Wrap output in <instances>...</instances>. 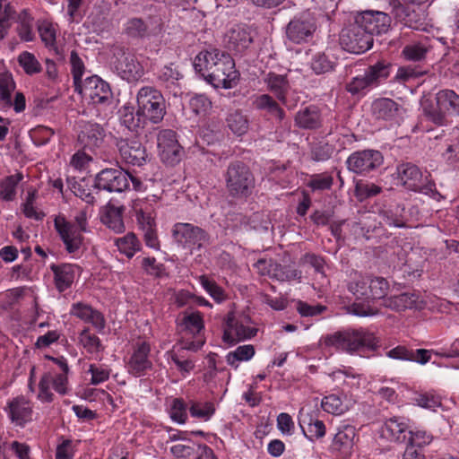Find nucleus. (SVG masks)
I'll return each instance as SVG.
<instances>
[{"label": "nucleus", "instance_id": "f257e3e1", "mask_svg": "<svg viewBox=\"0 0 459 459\" xmlns=\"http://www.w3.org/2000/svg\"><path fill=\"white\" fill-rule=\"evenodd\" d=\"M194 66L215 88L231 89L239 81L234 59L229 53L218 48L202 50L195 56Z\"/></svg>", "mask_w": 459, "mask_h": 459}, {"label": "nucleus", "instance_id": "f03ea898", "mask_svg": "<svg viewBox=\"0 0 459 459\" xmlns=\"http://www.w3.org/2000/svg\"><path fill=\"white\" fill-rule=\"evenodd\" d=\"M225 188L234 199H247L255 188V177L242 160H232L223 172Z\"/></svg>", "mask_w": 459, "mask_h": 459}, {"label": "nucleus", "instance_id": "7ed1b4c3", "mask_svg": "<svg viewBox=\"0 0 459 459\" xmlns=\"http://www.w3.org/2000/svg\"><path fill=\"white\" fill-rule=\"evenodd\" d=\"M435 101L425 100L421 103L424 117L435 126H446L447 117H459V95L453 90L438 91Z\"/></svg>", "mask_w": 459, "mask_h": 459}, {"label": "nucleus", "instance_id": "20e7f679", "mask_svg": "<svg viewBox=\"0 0 459 459\" xmlns=\"http://www.w3.org/2000/svg\"><path fill=\"white\" fill-rule=\"evenodd\" d=\"M325 346L334 347L337 350L354 353L361 349L376 351L378 340L374 333L364 329H349L338 331L324 338Z\"/></svg>", "mask_w": 459, "mask_h": 459}, {"label": "nucleus", "instance_id": "39448f33", "mask_svg": "<svg viewBox=\"0 0 459 459\" xmlns=\"http://www.w3.org/2000/svg\"><path fill=\"white\" fill-rule=\"evenodd\" d=\"M138 112L153 124L162 121L166 115V101L162 93L151 86L142 87L136 95Z\"/></svg>", "mask_w": 459, "mask_h": 459}, {"label": "nucleus", "instance_id": "423d86ee", "mask_svg": "<svg viewBox=\"0 0 459 459\" xmlns=\"http://www.w3.org/2000/svg\"><path fill=\"white\" fill-rule=\"evenodd\" d=\"M341 47L352 54H362L373 46V38L367 33L354 18V22L344 26L339 34Z\"/></svg>", "mask_w": 459, "mask_h": 459}, {"label": "nucleus", "instance_id": "0eeeda50", "mask_svg": "<svg viewBox=\"0 0 459 459\" xmlns=\"http://www.w3.org/2000/svg\"><path fill=\"white\" fill-rule=\"evenodd\" d=\"M384 162L382 153L377 150L366 149L352 152L346 160L349 171L365 176L377 169Z\"/></svg>", "mask_w": 459, "mask_h": 459}, {"label": "nucleus", "instance_id": "6e6552de", "mask_svg": "<svg viewBox=\"0 0 459 459\" xmlns=\"http://www.w3.org/2000/svg\"><path fill=\"white\" fill-rule=\"evenodd\" d=\"M112 64L120 76L128 81H136L143 74V67L134 54L122 47L113 49Z\"/></svg>", "mask_w": 459, "mask_h": 459}, {"label": "nucleus", "instance_id": "1a4fd4ad", "mask_svg": "<svg viewBox=\"0 0 459 459\" xmlns=\"http://www.w3.org/2000/svg\"><path fill=\"white\" fill-rule=\"evenodd\" d=\"M76 92L91 100L94 105L109 106L113 102V93L109 84L97 75L85 79Z\"/></svg>", "mask_w": 459, "mask_h": 459}, {"label": "nucleus", "instance_id": "9d476101", "mask_svg": "<svg viewBox=\"0 0 459 459\" xmlns=\"http://www.w3.org/2000/svg\"><path fill=\"white\" fill-rule=\"evenodd\" d=\"M174 240L183 248L202 247L209 241V234L202 228L186 222H178L172 228Z\"/></svg>", "mask_w": 459, "mask_h": 459}, {"label": "nucleus", "instance_id": "9b49d317", "mask_svg": "<svg viewBox=\"0 0 459 459\" xmlns=\"http://www.w3.org/2000/svg\"><path fill=\"white\" fill-rule=\"evenodd\" d=\"M159 155L163 163L169 166L178 164L183 157V148L178 143L176 132L164 129L157 136Z\"/></svg>", "mask_w": 459, "mask_h": 459}, {"label": "nucleus", "instance_id": "f8f14e48", "mask_svg": "<svg viewBox=\"0 0 459 459\" xmlns=\"http://www.w3.org/2000/svg\"><path fill=\"white\" fill-rule=\"evenodd\" d=\"M129 171L122 169H104L94 179V187L108 192L122 193L129 188Z\"/></svg>", "mask_w": 459, "mask_h": 459}, {"label": "nucleus", "instance_id": "ddd939ff", "mask_svg": "<svg viewBox=\"0 0 459 459\" xmlns=\"http://www.w3.org/2000/svg\"><path fill=\"white\" fill-rule=\"evenodd\" d=\"M134 212L139 230L143 232L145 245L148 247L159 250L160 248L157 233V224L154 212L143 204L134 206Z\"/></svg>", "mask_w": 459, "mask_h": 459}, {"label": "nucleus", "instance_id": "4468645a", "mask_svg": "<svg viewBox=\"0 0 459 459\" xmlns=\"http://www.w3.org/2000/svg\"><path fill=\"white\" fill-rule=\"evenodd\" d=\"M355 19L372 38L374 35L385 34L391 28L390 15L382 11H363L358 13Z\"/></svg>", "mask_w": 459, "mask_h": 459}, {"label": "nucleus", "instance_id": "2eb2a0df", "mask_svg": "<svg viewBox=\"0 0 459 459\" xmlns=\"http://www.w3.org/2000/svg\"><path fill=\"white\" fill-rule=\"evenodd\" d=\"M54 226L65 247V250L69 254L78 252L82 245L83 236L82 232L76 228V225L66 221L65 217L57 216L54 220Z\"/></svg>", "mask_w": 459, "mask_h": 459}, {"label": "nucleus", "instance_id": "dca6fc26", "mask_svg": "<svg viewBox=\"0 0 459 459\" xmlns=\"http://www.w3.org/2000/svg\"><path fill=\"white\" fill-rule=\"evenodd\" d=\"M78 127L77 142L81 149L94 152L100 148L106 134L104 128L100 124L81 121Z\"/></svg>", "mask_w": 459, "mask_h": 459}, {"label": "nucleus", "instance_id": "f3484780", "mask_svg": "<svg viewBox=\"0 0 459 459\" xmlns=\"http://www.w3.org/2000/svg\"><path fill=\"white\" fill-rule=\"evenodd\" d=\"M257 329L244 325L238 319L233 311L227 314L222 340L228 344H235L238 342L250 339L256 335Z\"/></svg>", "mask_w": 459, "mask_h": 459}, {"label": "nucleus", "instance_id": "a211bd4d", "mask_svg": "<svg viewBox=\"0 0 459 459\" xmlns=\"http://www.w3.org/2000/svg\"><path fill=\"white\" fill-rule=\"evenodd\" d=\"M393 16L396 22L412 30H423L427 25L426 15L420 5L401 3Z\"/></svg>", "mask_w": 459, "mask_h": 459}, {"label": "nucleus", "instance_id": "6ab92c4d", "mask_svg": "<svg viewBox=\"0 0 459 459\" xmlns=\"http://www.w3.org/2000/svg\"><path fill=\"white\" fill-rule=\"evenodd\" d=\"M156 84L177 96L180 91V80L183 74L178 65L170 63L159 68L154 74Z\"/></svg>", "mask_w": 459, "mask_h": 459}, {"label": "nucleus", "instance_id": "aec40b11", "mask_svg": "<svg viewBox=\"0 0 459 459\" xmlns=\"http://www.w3.org/2000/svg\"><path fill=\"white\" fill-rule=\"evenodd\" d=\"M117 146L121 158L127 164L142 166L146 162V149L139 141L120 138L117 142Z\"/></svg>", "mask_w": 459, "mask_h": 459}, {"label": "nucleus", "instance_id": "412c9836", "mask_svg": "<svg viewBox=\"0 0 459 459\" xmlns=\"http://www.w3.org/2000/svg\"><path fill=\"white\" fill-rule=\"evenodd\" d=\"M316 30L315 22L308 17H295L286 27L287 38L297 44L307 41Z\"/></svg>", "mask_w": 459, "mask_h": 459}, {"label": "nucleus", "instance_id": "4be33fe9", "mask_svg": "<svg viewBox=\"0 0 459 459\" xmlns=\"http://www.w3.org/2000/svg\"><path fill=\"white\" fill-rule=\"evenodd\" d=\"M323 122L321 108L314 104L301 108L294 117L295 126L302 130H317L322 127Z\"/></svg>", "mask_w": 459, "mask_h": 459}, {"label": "nucleus", "instance_id": "5701e85b", "mask_svg": "<svg viewBox=\"0 0 459 459\" xmlns=\"http://www.w3.org/2000/svg\"><path fill=\"white\" fill-rule=\"evenodd\" d=\"M151 351L150 344L146 342L138 343L134 351L129 362L128 372L138 377L144 376L147 370L152 368V362L149 359Z\"/></svg>", "mask_w": 459, "mask_h": 459}, {"label": "nucleus", "instance_id": "b1692460", "mask_svg": "<svg viewBox=\"0 0 459 459\" xmlns=\"http://www.w3.org/2000/svg\"><path fill=\"white\" fill-rule=\"evenodd\" d=\"M5 411L13 423L23 427L32 420V406L23 396H17L8 402Z\"/></svg>", "mask_w": 459, "mask_h": 459}, {"label": "nucleus", "instance_id": "393cba45", "mask_svg": "<svg viewBox=\"0 0 459 459\" xmlns=\"http://www.w3.org/2000/svg\"><path fill=\"white\" fill-rule=\"evenodd\" d=\"M355 437L356 429L354 427L345 425L340 428L333 438L330 446L332 452L336 453L342 457L351 455L354 446Z\"/></svg>", "mask_w": 459, "mask_h": 459}, {"label": "nucleus", "instance_id": "a878e982", "mask_svg": "<svg viewBox=\"0 0 459 459\" xmlns=\"http://www.w3.org/2000/svg\"><path fill=\"white\" fill-rule=\"evenodd\" d=\"M70 314L85 323L91 324L99 333L105 329L106 320L103 314L94 309L91 305L83 302L74 303L71 307Z\"/></svg>", "mask_w": 459, "mask_h": 459}, {"label": "nucleus", "instance_id": "bb28decb", "mask_svg": "<svg viewBox=\"0 0 459 459\" xmlns=\"http://www.w3.org/2000/svg\"><path fill=\"white\" fill-rule=\"evenodd\" d=\"M142 18L134 17L129 19L125 24V33L133 39H144L158 35L162 30V24L159 21L155 22V26H151Z\"/></svg>", "mask_w": 459, "mask_h": 459}, {"label": "nucleus", "instance_id": "cd10ccee", "mask_svg": "<svg viewBox=\"0 0 459 459\" xmlns=\"http://www.w3.org/2000/svg\"><path fill=\"white\" fill-rule=\"evenodd\" d=\"M397 178L406 189L412 191L419 188L423 181V174L420 168L411 162H403L396 166Z\"/></svg>", "mask_w": 459, "mask_h": 459}, {"label": "nucleus", "instance_id": "c85d7f7f", "mask_svg": "<svg viewBox=\"0 0 459 459\" xmlns=\"http://www.w3.org/2000/svg\"><path fill=\"white\" fill-rule=\"evenodd\" d=\"M80 267L73 264H61L50 265L54 274V282L56 290L62 293L69 289L74 283L76 270Z\"/></svg>", "mask_w": 459, "mask_h": 459}, {"label": "nucleus", "instance_id": "c756f323", "mask_svg": "<svg viewBox=\"0 0 459 459\" xmlns=\"http://www.w3.org/2000/svg\"><path fill=\"white\" fill-rule=\"evenodd\" d=\"M267 90L283 105L287 104V95L290 90V84L286 74H278L273 72L268 73L264 78Z\"/></svg>", "mask_w": 459, "mask_h": 459}, {"label": "nucleus", "instance_id": "7c9ffc66", "mask_svg": "<svg viewBox=\"0 0 459 459\" xmlns=\"http://www.w3.org/2000/svg\"><path fill=\"white\" fill-rule=\"evenodd\" d=\"M401 106L389 98L375 100L371 104V113L376 119L393 120L400 111Z\"/></svg>", "mask_w": 459, "mask_h": 459}, {"label": "nucleus", "instance_id": "2f4dec72", "mask_svg": "<svg viewBox=\"0 0 459 459\" xmlns=\"http://www.w3.org/2000/svg\"><path fill=\"white\" fill-rule=\"evenodd\" d=\"M124 207H117L108 203L101 212V221L109 230L117 234L125 231V223L123 221Z\"/></svg>", "mask_w": 459, "mask_h": 459}, {"label": "nucleus", "instance_id": "473e14b6", "mask_svg": "<svg viewBox=\"0 0 459 459\" xmlns=\"http://www.w3.org/2000/svg\"><path fill=\"white\" fill-rule=\"evenodd\" d=\"M253 106L257 110L264 111L279 123H281L286 116L284 109L280 106L278 101L269 94L258 95L254 100Z\"/></svg>", "mask_w": 459, "mask_h": 459}, {"label": "nucleus", "instance_id": "72a5a7b5", "mask_svg": "<svg viewBox=\"0 0 459 459\" xmlns=\"http://www.w3.org/2000/svg\"><path fill=\"white\" fill-rule=\"evenodd\" d=\"M67 183L74 194L86 204L93 205L97 203L100 193L99 189H95L94 183L90 184L85 178L79 181L67 179Z\"/></svg>", "mask_w": 459, "mask_h": 459}, {"label": "nucleus", "instance_id": "f704fd0d", "mask_svg": "<svg viewBox=\"0 0 459 459\" xmlns=\"http://www.w3.org/2000/svg\"><path fill=\"white\" fill-rule=\"evenodd\" d=\"M229 48L238 53H242L249 48L253 42V38L247 28L237 26L232 28L228 33Z\"/></svg>", "mask_w": 459, "mask_h": 459}, {"label": "nucleus", "instance_id": "c9c22d12", "mask_svg": "<svg viewBox=\"0 0 459 459\" xmlns=\"http://www.w3.org/2000/svg\"><path fill=\"white\" fill-rule=\"evenodd\" d=\"M419 296L415 293L404 292L391 296L384 299V306L392 310L400 312L417 307Z\"/></svg>", "mask_w": 459, "mask_h": 459}, {"label": "nucleus", "instance_id": "e433bc0d", "mask_svg": "<svg viewBox=\"0 0 459 459\" xmlns=\"http://www.w3.org/2000/svg\"><path fill=\"white\" fill-rule=\"evenodd\" d=\"M393 65L391 62L382 59L369 65L365 70V74L368 79L372 87H377L379 83L385 80L391 74Z\"/></svg>", "mask_w": 459, "mask_h": 459}, {"label": "nucleus", "instance_id": "4c0bfd02", "mask_svg": "<svg viewBox=\"0 0 459 459\" xmlns=\"http://www.w3.org/2000/svg\"><path fill=\"white\" fill-rule=\"evenodd\" d=\"M407 429L406 422L394 417L385 420L383 432L391 441L404 443L407 440Z\"/></svg>", "mask_w": 459, "mask_h": 459}, {"label": "nucleus", "instance_id": "58836bf2", "mask_svg": "<svg viewBox=\"0 0 459 459\" xmlns=\"http://www.w3.org/2000/svg\"><path fill=\"white\" fill-rule=\"evenodd\" d=\"M120 123L131 132L137 133L139 129L143 128L145 117L138 112L134 111V107L124 106L119 110Z\"/></svg>", "mask_w": 459, "mask_h": 459}, {"label": "nucleus", "instance_id": "ea45409f", "mask_svg": "<svg viewBox=\"0 0 459 459\" xmlns=\"http://www.w3.org/2000/svg\"><path fill=\"white\" fill-rule=\"evenodd\" d=\"M23 175L16 173L10 175L0 180V199L6 202L14 200L16 196V187L22 180Z\"/></svg>", "mask_w": 459, "mask_h": 459}, {"label": "nucleus", "instance_id": "a19ab883", "mask_svg": "<svg viewBox=\"0 0 459 459\" xmlns=\"http://www.w3.org/2000/svg\"><path fill=\"white\" fill-rule=\"evenodd\" d=\"M116 245L118 250L128 258L133 257L141 247V244L134 233H127L126 236L117 238Z\"/></svg>", "mask_w": 459, "mask_h": 459}, {"label": "nucleus", "instance_id": "79ce46f5", "mask_svg": "<svg viewBox=\"0 0 459 459\" xmlns=\"http://www.w3.org/2000/svg\"><path fill=\"white\" fill-rule=\"evenodd\" d=\"M368 277L370 299H385L389 290V282L383 277L371 275Z\"/></svg>", "mask_w": 459, "mask_h": 459}, {"label": "nucleus", "instance_id": "37998d69", "mask_svg": "<svg viewBox=\"0 0 459 459\" xmlns=\"http://www.w3.org/2000/svg\"><path fill=\"white\" fill-rule=\"evenodd\" d=\"M17 61L24 73L28 75L39 74L42 71V66L35 55L29 51L22 52L18 56Z\"/></svg>", "mask_w": 459, "mask_h": 459}, {"label": "nucleus", "instance_id": "c03bdc74", "mask_svg": "<svg viewBox=\"0 0 459 459\" xmlns=\"http://www.w3.org/2000/svg\"><path fill=\"white\" fill-rule=\"evenodd\" d=\"M428 51L429 46L425 42L420 41L406 45L402 54L406 60L417 62L424 59Z\"/></svg>", "mask_w": 459, "mask_h": 459}, {"label": "nucleus", "instance_id": "a18cd8bd", "mask_svg": "<svg viewBox=\"0 0 459 459\" xmlns=\"http://www.w3.org/2000/svg\"><path fill=\"white\" fill-rule=\"evenodd\" d=\"M368 277L359 276L348 283V290L356 297L357 299L369 300V284Z\"/></svg>", "mask_w": 459, "mask_h": 459}, {"label": "nucleus", "instance_id": "49530a36", "mask_svg": "<svg viewBox=\"0 0 459 459\" xmlns=\"http://www.w3.org/2000/svg\"><path fill=\"white\" fill-rule=\"evenodd\" d=\"M190 415L194 418L208 420L215 413V406L212 402H190L189 406Z\"/></svg>", "mask_w": 459, "mask_h": 459}, {"label": "nucleus", "instance_id": "de8ad7c7", "mask_svg": "<svg viewBox=\"0 0 459 459\" xmlns=\"http://www.w3.org/2000/svg\"><path fill=\"white\" fill-rule=\"evenodd\" d=\"M80 342L90 353H98L104 350L100 338L91 333L89 327H84L79 335Z\"/></svg>", "mask_w": 459, "mask_h": 459}, {"label": "nucleus", "instance_id": "09e8293b", "mask_svg": "<svg viewBox=\"0 0 459 459\" xmlns=\"http://www.w3.org/2000/svg\"><path fill=\"white\" fill-rule=\"evenodd\" d=\"M199 281L205 291L214 299L221 303L227 298L224 290L217 284L214 280L210 279L206 275H201Z\"/></svg>", "mask_w": 459, "mask_h": 459}, {"label": "nucleus", "instance_id": "8fccbe9b", "mask_svg": "<svg viewBox=\"0 0 459 459\" xmlns=\"http://www.w3.org/2000/svg\"><path fill=\"white\" fill-rule=\"evenodd\" d=\"M197 443L191 439H183V443H177L169 447L172 455L178 459H192Z\"/></svg>", "mask_w": 459, "mask_h": 459}, {"label": "nucleus", "instance_id": "3c124183", "mask_svg": "<svg viewBox=\"0 0 459 459\" xmlns=\"http://www.w3.org/2000/svg\"><path fill=\"white\" fill-rule=\"evenodd\" d=\"M229 128L238 135H243L248 130V120L241 112L235 111L227 117Z\"/></svg>", "mask_w": 459, "mask_h": 459}, {"label": "nucleus", "instance_id": "603ef678", "mask_svg": "<svg viewBox=\"0 0 459 459\" xmlns=\"http://www.w3.org/2000/svg\"><path fill=\"white\" fill-rule=\"evenodd\" d=\"M321 407L325 411L334 415H341L347 410V406L337 394L325 396L322 400Z\"/></svg>", "mask_w": 459, "mask_h": 459}, {"label": "nucleus", "instance_id": "864d4df0", "mask_svg": "<svg viewBox=\"0 0 459 459\" xmlns=\"http://www.w3.org/2000/svg\"><path fill=\"white\" fill-rule=\"evenodd\" d=\"M15 90V82L11 74H3L0 75V100L4 103L5 106L11 107L12 102V92Z\"/></svg>", "mask_w": 459, "mask_h": 459}, {"label": "nucleus", "instance_id": "5fc2aeb1", "mask_svg": "<svg viewBox=\"0 0 459 459\" xmlns=\"http://www.w3.org/2000/svg\"><path fill=\"white\" fill-rule=\"evenodd\" d=\"M333 185V178L326 172L312 175L307 183V186L313 192L330 190Z\"/></svg>", "mask_w": 459, "mask_h": 459}, {"label": "nucleus", "instance_id": "6e6d98bb", "mask_svg": "<svg viewBox=\"0 0 459 459\" xmlns=\"http://www.w3.org/2000/svg\"><path fill=\"white\" fill-rule=\"evenodd\" d=\"M255 355V348L251 344L238 346L234 351L227 355V362L230 366L238 367V361L250 359Z\"/></svg>", "mask_w": 459, "mask_h": 459}, {"label": "nucleus", "instance_id": "4d7b16f0", "mask_svg": "<svg viewBox=\"0 0 459 459\" xmlns=\"http://www.w3.org/2000/svg\"><path fill=\"white\" fill-rule=\"evenodd\" d=\"M70 64L72 66L71 73L74 80V89H78L82 83V75L84 74L85 66L75 50L71 52Z\"/></svg>", "mask_w": 459, "mask_h": 459}, {"label": "nucleus", "instance_id": "13d9d810", "mask_svg": "<svg viewBox=\"0 0 459 459\" xmlns=\"http://www.w3.org/2000/svg\"><path fill=\"white\" fill-rule=\"evenodd\" d=\"M183 353L184 351L173 349L168 351V356L177 366L178 369L181 373L186 374L194 369L195 362L192 359H186Z\"/></svg>", "mask_w": 459, "mask_h": 459}, {"label": "nucleus", "instance_id": "bf43d9fd", "mask_svg": "<svg viewBox=\"0 0 459 459\" xmlns=\"http://www.w3.org/2000/svg\"><path fill=\"white\" fill-rule=\"evenodd\" d=\"M409 437L406 446H412L414 449H420L431 443L433 437L425 430L408 431Z\"/></svg>", "mask_w": 459, "mask_h": 459}, {"label": "nucleus", "instance_id": "052dcab7", "mask_svg": "<svg viewBox=\"0 0 459 459\" xmlns=\"http://www.w3.org/2000/svg\"><path fill=\"white\" fill-rule=\"evenodd\" d=\"M187 405L181 398H175L172 401L169 415L173 421L184 424L187 420Z\"/></svg>", "mask_w": 459, "mask_h": 459}, {"label": "nucleus", "instance_id": "680f3d73", "mask_svg": "<svg viewBox=\"0 0 459 459\" xmlns=\"http://www.w3.org/2000/svg\"><path fill=\"white\" fill-rule=\"evenodd\" d=\"M381 219L380 223H384L389 227L403 228L405 227L403 217L393 209H385L379 212Z\"/></svg>", "mask_w": 459, "mask_h": 459}, {"label": "nucleus", "instance_id": "e2e57ef3", "mask_svg": "<svg viewBox=\"0 0 459 459\" xmlns=\"http://www.w3.org/2000/svg\"><path fill=\"white\" fill-rule=\"evenodd\" d=\"M373 88L366 74L353 77L345 84V90L352 96L361 93L363 91Z\"/></svg>", "mask_w": 459, "mask_h": 459}, {"label": "nucleus", "instance_id": "0e129e2a", "mask_svg": "<svg viewBox=\"0 0 459 459\" xmlns=\"http://www.w3.org/2000/svg\"><path fill=\"white\" fill-rule=\"evenodd\" d=\"M355 196L359 200L376 196L382 192V188L374 183H357L355 186Z\"/></svg>", "mask_w": 459, "mask_h": 459}, {"label": "nucleus", "instance_id": "69168bd1", "mask_svg": "<svg viewBox=\"0 0 459 459\" xmlns=\"http://www.w3.org/2000/svg\"><path fill=\"white\" fill-rule=\"evenodd\" d=\"M142 268L146 273L158 278L168 276L165 265L163 264H158L154 257H144L142 260Z\"/></svg>", "mask_w": 459, "mask_h": 459}, {"label": "nucleus", "instance_id": "338daca9", "mask_svg": "<svg viewBox=\"0 0 459 459\" xmlns=\"http://www.w3.org/2000/svg\"><path fill=\"white\" fill-rule=\"evenodd\" d=\"M182 324L185 328L193 334L199 333L204 327L202 314L200 312L186 315Z\"/></svg>", "mask_w": 459, "mask_h": 459}, {"label": "nucleus", "instance_id": "774afa93", "mask_svg": "<svg viewBox=\"0 0 459 459\" xmlns=\"http://www.w3.org/2000/svg\"><path fill=\"white\" fill-rule=\"evenodd\" d=\"M442 156L450 166L459 168V141L447 144Z\"/></svg>", "mask_w": 459, "mask_h": 459}]
</instances>
